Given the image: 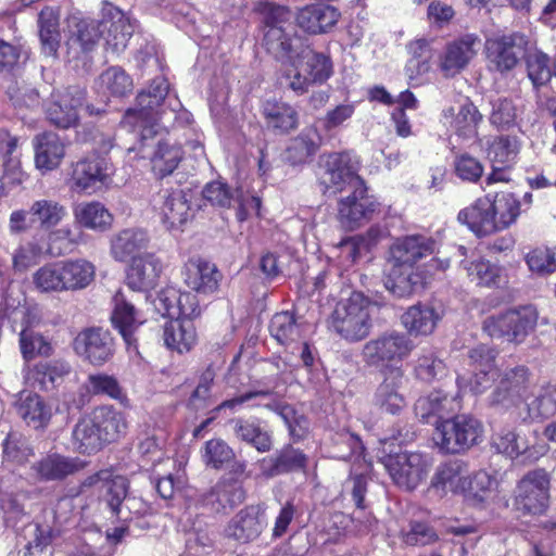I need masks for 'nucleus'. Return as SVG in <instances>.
I'll return each instance as SVG.
<instances>
[{"label": "nucleus", "instance_id": "6ab92c4d", "mask_svg": "<svg viewBox=\"0 0 556 556\" xmlns=\"http://www.w3.org/2000/svg\"><path fill=\"white\" fill-rule=\"evenodd\" d=\"M99 22L106 48L115 53L123 51L135 30L130 20L118 8L105 3L102 8V20Z\"/></svg>", "mask_w": 556, "mask_h": 556}, {"label": "nucleus", "instance_id": "13d9d810", "mask_svg": "<svg viewBox=\"0 0 556 556\" xmlns=\"http://www.w3.org/2000/svg\"><path fill=\"white\" fill-rule=\"evenodd\" d=\"M462 267L466 270L471 281L481 286H498L502 282V268L483 258L475 261H462Z\"/></svg>", "mask_w": 556, "mask_h": 556}, {"label": "nucleus", "instance_id": "0eeeda50", "mask_svg": "<svg viewBox=\"0 0 556 556\" xmlns=\"http://www.w3.org/2000/svg\"><path fill=\"white\" fill-rule=\"evenodd\" d=\"M413 350L414 343L407 334L390 331L366 342L362 355L366 364L387 370L405 359Z\"/></svg>", "mask_w": 556, "mask_h": 556}, {"label": "nucleus", "instance_id": "2f4dec72", "mask_svg": "<svg viewBox=\"0 0 556 556\" xmlns=\"http://www.w3.org/2000/svg\"><path fill=\"white\" fill-rule=\"evenodd\" d=\"M339 17V11L332 5L312 4L300 10L296 23L306 33L321 34L331 29Z\"/></svg>", "mask_w": 556, "mask_h": 556}, {"label": "nucleus", "instance_id": "a18cd8bd", "mask_svg": "<svg viewBox=\"0 0 556 556\" xmlns=\"http://www.w3.org/2000/svg\"><path fill=\"white\" fill-rule=\"evenodd\" d=\"M60 14L55 8H45L39 13V37L41 41L42 52L48 56H56L60 42Z\"/></svg>", "mask_w": 556, "mask_h": 556}, {"label": "nucleus", "instance_id": "69168bd1", "mask_svg": "<svg viewBox=\"0 0 556 556\" xmlns=\"http://www.w3.org/2000/svg\"><path fill=\"white\" fill-rule=\"evenodd\" d=\"M366 241L361 236H351L342 239L334 248L333 253L339 268L350 269L361 256Z\"/></svg>", "mask_w": 556, "mask_h": 556}, {"label": "nucleus", "instance_id": "0e129e2a", "mask_svg": "<svg viewBox=\"0 0 556 556\" xmlns=\"http://www.w3.org/2000/svg\"><path fill=\"white\" fill-rule=\"evenodd\" d=\"M33 282L41 292L65 291L61 261L47 264L36 270Z\"/></svg>", "mask_w": 556, "mask_h": 556}, {"label": "nucleus", "instance_id": "c85d7f7f", "mask_svg": "<svg viewBox=\"0 0 556 556\" xmlns=\"http://www.w3.org/2000/svg\"><path fill=\"white\" fill-rule=\"evenodd\" d=\"M457 220L466 225L478 237L496 232L495 215L492 211L490 194L477 199L470 206L460 210Z\"/></svg>", "mask_w": 556, "mask_h": 556}, {"label": "nucleus", "instance_id": "2eb2a0df", "mask_svg": "<svg viewBox=\"0 0 556 556\" xmlns=\"http://www.w3.org/2000/svg\"><path fill=\"white\" fill-rule=\"evenodd\" d=\"M267 526L266 506L252 504L240 509L226 525L224 535L239 544L255 541Z\"/></svg>", "mask_w": 556, "mask_h": 556}, {"label": "nucleus", "instance_id": "052dcab7", "mask_svg": "<svg viewBox=\"0 0 556 556\" xmlns=\"http://www.w3.org/2000/svg\"><path fill=\"white\" fill-rule=\"evenodd\" d=\"M481 121L482 114L478 108L471 102H466L460 105L452 122V127L458 136L471 139L477 137L478 126Z\"/></svg>", "mask_w": 556, "mask_h": 556}, {"label": "nucleus", "instance_id": "393cba45", "mask_svg": "<svg viewBox=\"0 0 556 556\" xmlns=\"http://www.w3.org/2000/svg\"><path fill=\"white\" fill-rule=\"evenodd\" d=\"M86 91L80 87H70L59 94L47 109V117L59 128H70L78 122V109L83 106Z\"/></svg>", "mask_w": 556, "mask_h": 556}, {"label": "nucleus", "instance_id": "4be33fe9", "mask_svg": "<svg viewBox=\"0 0 556 556\" xmlns=\"http://www.w3.org/2000/svg\"><path fill=\"white\" fill-rule=\"evenodd\" d=\"M185 285L199 294H213L218 290L222 274L215 264L202 257L189 258L182 269Z\"/></svg>", "mask_w": 556, "mask_h": 556}, {"label": "nucleus", "instance_id": "f704fd0d", "mask_svg": "<svg viewBox=\"0 0 556 556\" xmlns=\"http://www.w3.org/2000/svg\"><path fill=\"white\" fill-rule=\"evenodd\" d=\"M159 207L163 224L167 229L182 226L189 218L190 204L188 194L184 190H165L161 195Z\"/></svg>", "mask_w": 556, "mask_h": 556}, {"label": "nucleus", "instance_id": "ea45409f", "mask_svg": "<svg viewBox=\"0 0 556 556\" xmlns=\"http://www.w3.org/2000/svg\"><path fill=\"white\" fill-rule=\"evenodd\" d=\"M163 340L167 349L179 354L189 352L197 342V331L192 320L175 318L163 329Z\"/></svg>", "mask_w": 556, "mask_h": 556}, {"label": "nucleus", "instance_id": "39448f33", "mask_svg": "<svg viewBox=\"0 0 556 556\" xmlns=\"http://www.w3.org/2000/svg\"><path fill=\"white\" fill-rule=\"evenodd\" d=\"M483 432L481 422L469 415H457L437 422L433 440L444 453L456 454L477 444Z\"/></svg>", "mask_w": 556, "mask_h": 556}, {"label": "nucleus", "instance_id": "37998d69", "mask_svg": "<svg viewBox=\"0 0 556 556\" xmlns=\"http://www.w3.org/2000/svg\"><path fill=\"white\" fill-rule=\"evenodd\" d=\"M31 470L41 481H56L73 475L78 470L77 463L60 454H49L36 462Z\"/></svg>", "mask_w": 556, "mask_h": 556}, {"label": "nucleus", "instance_id": "ddd939ff", "mask_svg": "<svg viewBox=\"0 0 556 556\" xmlns=\"http://www.w3.org/2000/svg\"><path fill=\"white\" fill-rule=\"evenodd\" d=\"M167 93V80L163 76L155 77L150 86L137 96V108L126 112L124 123L132 127L156 125L161 114L157 109Z\"/></svg>", "mask_w": 556, "mask_h": 556}, {"label": "nucleus", "instance_id": "774afa93", "mask_svg": "<svg viewBox=\"0 0 556 556\" xmlns=\"http://www.w3.org/2000/svg\"><path fill=\"white\" fill-rule=\"evenodd\" d=\"M20 348L26 361L36 356H49L52 353L51 343L42 334L31 329L21 331Z\"/></svg>", "mask_w": 556, "mask_h": 556}, {"label": "nucleus", "instance_id": "7ed1b4c3", "mask_svg": "<svg viewBox=\"0 0 556 556\" xmlns=\"http://www.w3.org/2000/svg\"><path fill=\"white\" fill-rule=\"evenodd\" d=\"M369 301L359 292L337 303L330 316V328L348 341H359L370 330Z\"/></svg>", "mask_w": 556, "mask_h": 556}, {"label": "nucleus", "instance_id": "7c9ffc66", "mask_svg": "<svg viewBox=\"0 0 556 556\" xmlns=\"http://www.w3.org/2000/svg\"><path fill=\"white\" fill-rule=\"evenodd\" d=\"M307 460V456L301 450L286 445L275 456L263 458L260 467L265 477L271 478L291 471L305 470Z\"/></svg>", "mask_w": 556, "mask_h": 556}, {"label": "nucleus", "instance_id": "20e7f679", "mask_svg": "<svg viewBox=\"0 0 556 556\" xmlns=\"http://www.w3.org/2000/svg\"><path fill=\"white\" fill-rule=\"evenodd\" d=\"M538 318L534 306L523 305L488 316L482 328L491 338L521 343L535 329Z\"/></svg>", "mask_w": 556, "mask_h": 556}, {"label": "nucleus", "instance_id": "4468645a", "mask_svg": "<svg viewBox=\"0 0 556 556\" xmlns=\"http://www.w3.org/2000/svg\"><path fill=\"white\" fill-rule=\"evenodd\" d=\"M527 45L526 36L519 33L488 39L485 52L491 68L500 73L511 71L525 56Z\"/></svg>", "mask_w": 556, "mask_h": 556}, {"label": "nucleus", "instance_id": "5fc2aeb1", "mask_svg": "<svg viewBox=\"0 0 556 556\" xmlns=\"http://www.w3.org/2000/svg\"><path fill=\"white\" fill-rule=\"evenodd\" d=\"M70 365L63 361L42 362L35 366L29 379L34 380L41 390L53 389L65 375L70 372Z\"/></svg>", "mask_w": 556, "mask_h": 556}, {"label": "nucleus", "instance_id": "bb28decb", "mask_svg": "<svg viewBox=\"0 0 556 556\" xmlns=\"http://www.w3.org/2000/svg\"><path fill=\"white\" fill-rule=\"evenodd\" d=\"M113 311L111 321L113 327L119 332L128 349H137L136 331L142 324L138 311L134 304L128 301L121 291L113 298Z\"/></svg>", "mask_w": 556, "mask_h": 556}, {"label": "nucleus", "instance_id": "f03ea898", "mask_svg": "<svg viewBox=\"0 0 556 556\" xmlns=\"http://www.w3.org/2000/svg\"><path fill=\"white\" fill-rule=\"evenodd\" d=\"M156 126L157 124L138 127L140 128L138 151L142 159L150 161L154 176L162 179L175 172L182 160L184 151L176 141L160 135L155 129Z\"/></svg>", "mask_w": 556, "mask_h": 556}, {"label": "nucleus", "instance_id": "72a5a7b5", "mask_svg": "<svg viewBox=\"0 0 556 556\" xmlns=\"http://www.w3.org/2000/svg\"><path fill=\"white\" fill-rule=\"evenodd\" d=\"M150 242L148 232L143 229L127 228L121 230L111 240V254L119 262L134 260L147 249Z\"/></svg>", "mask_w": 556, "mask_h": 556}, {"label": "nucleus", "instance_id": "603ef678", "mask_svg": "<svg viewBox=\"0 0 556 556\" xmlns=\"http://www.w3.org/2000/svg\"><path fill=\"white\" fill-rule=\"evenodd\" d=\"M269 332L278 343L289 345L301 338L302 325L293 313L280 312L273 316Z\"/></svg>", "mask_w": 556, "mask_h": 556}, {"label": "nucleus", "instance_id": "680f3d73", "mask_svg": "<svg viewBox=\"0 0 556 556\" xmlns=\"http://www.w3.org/2000/svg\"><path fill=\"white\" fill-rule=\"evenodd\" d=\"M271 409L280 416L294 442L306 437L309 422L303 414H299L293 406L287 403L275 404Z\"/></svg>", "mask_w": 556, "mask_h": 556}, {"label": "nucleus", "instance_id": "09e8293b", "mask_svg": "<svg viewBox=\"0 0 556 556\" xmlns=\"http://www.w3.org/2000/svg\"><path fill=\"white\" fill-rule=\"evenodd\" d=\"M321 143V137L316 127H305L291 140L287 149V157L292 164H302L313 156Z\"/></svg>", "mask_w": 556, "mask_h": 556}, {"label": "nucleus", "instance_id": "9d476101", "mask_svg": "<svg viewBox=\"0 0 556 556\" xmlns=\"http://www.w3.org/2000/svg\"><path fill=\"white\" fill-rule=\"evenodd\" d=\"M113 167L101 156H90L72 165L70 188L76 192L92 194L112 182Z\"/></svg>", "mask_w": 556, "mask_h": 556}, {"label": "nucleus", "instance_id": "f8f14e48", "mask_svg": "<svg viewBox=\"0 0 556 556\" xmlns=\"http://www.w3.org/2000/svg\"><path fill=\"white\" fill-rule=\"evenodd\" d=\"M450 267L448 260L433 258L426 271L408 266L393 265L386 282L387 288L397 298H406L425 288L430 276L437 270L444 271Z\"/></svg>", "mask_w": 556, "mask_h": 556}, {"label": "nucleus", "instance_id": "58836bf2", "mask_svg": "<svg viewBox=\"0 0 556 556\" xmlns=\"http://www.w3.org/2000/svg\"><path fill=\"white\" fill-rule=\"evenodd\" d=\"M262 114L268 129L278 134H288L299 124L296 110L287 102L268 100L262 106Z\"/></svg>", "mask_w": 556, "mask_h": 556}, {"label": "nucleus", "instance_id": "b1692460", "mask_svg": "<svg viewBox=\"0 0 556 556\" xmlns=\"http://www.w3.org/2000/svg\"><path fill=\"white\" fill-rule=\"evenodd\" d=\"M245 498L242 483L232 477L220 478L214 486L200 497L202 506L220 513L240 505Z\"/></svg>", "mask_w": 556, "mask_h": 556}, {"label": "nucleus", "instance_id": "338daca9", "mask_svg": "<svg viewBox=\"0 0 556 556\" xmlns=\"http://www.w3.org/2000/svg\"><path fill=\"white\" fill-rule=\"evenodd\" d=\"M233 458V450L222 439H211L202 448L203 463L214 469H222Z\"/></svg>", "mask_w": 556, "mask_h": 556}, {"label": "nucleus", "instance_id": "e433bc0d", "mask_svg": "<svg viewBox=\"0 0 556 556\" xmlns=\"http://www.w3.org/2000/svg\"><path fill=\"white\" fill-rule=\"evenodd\" d=\"M18 416L31 428H46L52 417V408L43 399L31 392L23 391L16 402Z\"/></svg>", "mask_w": 556, "mask_h": 556}, {"label": "nucleus", "instance_id": "aec40b11", "mask_svg": "<svg viewBox=\"0 0 556 556\" xmlns=\"http://www.w3.org/2000/svg\"><path fill=\"white\" fill-rule=\"evenodd\" d=\"M481 47L478 36L468 34L447 43L440 58V70L445 77L460 73L477 55Z\"/></svg>", "mask_w": 556, "mask_h": 556}, {"label": "nucleus", "instance_id": "de8ad7c7", "mask_svg": "<svg viewBox=\"0 0 556 556\" xmlns=\"http://www.w3.org/2000/svg\"><path fill=\"white\" fill-rule=\"evenodd\" d=\"M65 291H76L88 287L94 279V265L85 260L61 261Z\"/></svg>", "mask_w": 556, "mask_h": 556}, {"label": "nucleus", "instance_id": "9b49d317", "mask_svg": "<svg viewBox=\"0 0 556 556\" xmlns=\"http://www.w3.org/2000/svg\"><path fill=\"white\" fill-rule=\"evenodd\" d=\"M549 479L545 470L528 472L518 483L515 507L525 515H541L548 507Z\"/></svg>", "mask_w": 556, "mask_h": 556}, {"label": "nucleus", "instance_id": "4d7b16f0", "mask_svg": "<svg viewBox=\"0 0 556 556\" xmlns=\"http://www.w3.org/2000/svg\"><path fill=\"white\" fill-rule=\"evenodd\" d=\"M489 122L498 130L510 129L517 125L519 110L509 98L497 97L490 100Z\"/></svg>", "mask_w": 556, "mask_h": 556}, {"label": "nucleus", "instance_id": "412c9836", "mask_svg": "<svg viewBox=\"0 0 556 556\" xmlns=\"http://www.w3.org/2000/svg\"><path fill=\"white\" fill-rule=\"evenodd\" d=\"M529 382L530 374L525 366H517L504 371L496 389L490 396L491 405L508 408L519 404Z\"/></svg>", "mask_w": 556, "mask_h": 556}, {"label": "nucleus", "instance_id": "6e6d98bb", "mask_svg": "<svg viewBox=\"0 0 556 556\" xmlns=\"http://www.w3.org/2000/svg\"><path fill=\"white\" fill-rule=\"evenodd\" d=\"M491 203L497 231L508 228L520 214V202L513 193H497L494 199L491 198Z\"/></svg>", "mask_w": 556, "mask_h": 556}, {"label": "nucleus", "instance_id": "1a4fd4ad", "mask_svg": "<svg viewBox=\"0 0 556 556\" xmlns=\"http://www.w3.org/2000/svg\"><path fill=\"white\" fill-rule=\"evenodd\" d=\"M320 167L323 172L319 176V184L324 187V193L328 191L338 193L346 188L354 189L364 184V180L357 175L356 164L349 153L334 152L325 155L321 159Z\"/></svg>", "mask_w": 556, "mask_h": 556}, {"label": "nucleus", "instance_id": "473e14b6", "mask_svg": "<svg viewBox=\"0 0 556 556\" xmlns=\"http://www.w3.org/2000/svg\"><path fill=\"white\" fill-rule=\"evenodd\" d=\"M73 217L75 225L96 232L109 230L113 223V215L99 201L75 204L73 206Z\"/></svg>", "mask_w": 556, "mask_h": 556}, {"label": "nucleus", "instance_id": "6e6552de", "mask_svg": "<svg viewBox=\"0 0 556 556\" xmlns=\"http://www.w3.org/2000/svg\"><path fill=\"white\" fill-rule=\"evenodd\" d=\"M381 462L394 483L407 491L415 490L422 482L431 466L428 457L417 452L390 454Z\"/></svg>", "mask_w": 556, "mask_h": 556}, {"label": "nucleus", "instance_id": "bf43d9fd", "mask_svg": "<svg viewBox=\"0 0 556 556\" xmlns=\"http://www.w3.org/2000/svg\"><path fill=\"white\" fill-rule=\"evenodd\" d=\"M529 416L548 418L556 414V381L542 384L534 399L527 404Z\"/></svg>", "mask_w": 556, "mask_h": 556}, {"label": "nucleus", "instance_id": "a878e982", "mask_svg": "<svg viewBox=\"0 0 556 556\" xmlns=\"http://www.w3.org/2000/svg\"><path fill=\"white\" fill-rule=\"evenodd\" d=\"M163 265L161 260L152 253H144L134 257L127 269V286L132 291H148L159 281Z\"/></svg>", "mask_w": 556, "mask_h": 556}, {"label": "nucleus", "instance_id": "a211bd4d", "mask_svg": "<svg viewBox=\"0 0 556 556\" xmlns=\"http://www.w3.org/2000/svg\"><path fill=\"white\" fill-rule=\"evenodd\" d=\"M77 355L94 366L109 362L115 351L111 332L100 327H91L80 331L74 340Z\"/></svg>", "mask_w": 556, "mask_h": 556}, {"label": "nucleus", "instance_id": "3c124183", "mask_svg": "<svg viewBox=\"0 0 556 556\" xmlns=\"http://www.w3.org/2000/svg\"><path fill=\"white\" fill-rule=\"evenodd\" d=\"M456 405L455 399L435 390L427 396H420L415 403L416 416L428 422L432 416H442L454 410Z\"/></svg>", "mask_w": 556, "mask_h": 556}, {"label": "nucleus", "instance_id": "5701e85b", "mask_svg": "<svg viewBox=\"0 0 556 556\" xmlns=\"http://www.w3.org/2000/svg\"><path fill=\"white\" fill-rule=\"evenodd\" d=\"M101 35L100 22L72 17L68 22V37L66 40L68 58L79 60L83 55L91 52Z\"/></svg>", "mask_w": 556, "mask_h": 556}, {"label": "nucleus", "instance_id": "f3484780", "mask_svg": "<svg viewBox=\"0 0 556 556\" xmlns=\"http://www.w3.org/2000/svg\"><path fill=\"white\" fill-rule=\"evenodd\" d=\"M383 379L377 387L372 404L384 414L399 415L407 405L403 393L406 377L401 367H390L382 372Z\"/></svg>", "mask_w": 556, "mask_h": 556}, {"label": "nucleus", "instance_id": "864d4df0", "mask_svg": "<svg viewBox=\"0 0 556 556\" xmlns=\"http://www.w3.org/2000/svg\"><path fill=\"white\" fill-rule=\"evenodd\" d=\"M29 213L34 217L33 220H36L40 228L46 230L58 226L67 216L64 205L47 199L35 201L29 207Z\"/></svg>", "mask_w": 556, "mask_h": 556}, {"label": "nucleus", "instance_id": "423d86ee", "mask_svg": "<svg viewBox=\"0 0 556 556\" xmlns=\"http://www.w3.org/2000/svg\"><path fill=\"white\" fill-rule=\"evenodd\" d=\"M305 62L302 74L300 64L291 65L281 71L279 77L280 85L301 96L308 91L312 85H321L326 83L333 74L331 59L320 52H314L305 47V52L301 56V62Z\"/></svg>", "mask_w": 556, "mask_h": 556}, {"label": "nucleus", "instance_id": "8fccbe9b", "mask_svg": "<svg viewBox=\"0 0 556 556\" xmlns=\"http://www.w3.org/2000/svg\"><path fill=\"white\" fill-rule=\"evenodd\" d=\"M521 142L517 137L497 136L488 148V157L492 166L513 167L518 159Z\"/></svg>", "mask_w": 556, "mask_h": 556}, {"label": "nucleus", "instance_id": "79ce46f5", "mask_svg": "<svg viewBox=\"0 0 556 556\" xmlns=\"http://www.w3.org/2000/svg\"><path fill=\"white\" fill-rule=\"evenodd\" d=\"M72 443L74 448L81 454L97 453L106 445L90 414L81 417L75 425Z\"/></svg>", "mask_w": 556, "mask_h": 556}, {"label": "nucleus", "instance_id": "49530a36", "mask_svg": "<svg viewBox=\"0 0 556 556\" xmlns=\"http://www.w3.org/2000/svg\"><path fill=\"white\" fill-rule=\"evenodd\" d=\"M1 447L2 464L12 468L24 466L35 455L29 440L17 431L9 432Z\"/></svg>", "mask_w": 556, "mask_h": 556}, {"label": "nucleus", "instance_id": "e2e57ef3", "mask_svg": "<svg viewBox=\"0 0 556 556\" xmlns=\"http://www.w3.org/2000/svg\"><path fill=\"white\" fill-rule=\"evenodd\" d=\"M99 86L104 93L123 97L132 90V79L123 68L112 66L100 75Z\"/></svg>", "mask_w": 556, "mask_h": 556}, {"label": "nucleus", "instance_id": "a19ab883", "mask_svg": "<svg viewBox=\"0 0 556 556\" xmlns=\"http://www.w3.org/2000/svg\"><path fill=\"white\" fill-rule=\"evenodd\" d=\"M467 465L463 460H450L438 467L431 484L442 491L463 493L467 488Z\"/></svg>", "mask_w": 556, "mask_h": 556}, {"label": "nucleus", "instance_id": "dca6fc26", "mask_svg": "<svg viewBox=\"0 0 556 556\" xmlns=\"http://www.w3.org/2000/svg\"><path fill=\"white\" fill-rule=\"evenodd\" d=\"M380 211V203L367 194L365 182L354 187L351 194L342 198L338 204V217L341 225L348 229H355L368 222Z\"/></svg>", "mask_w": 556, "mask_h": 556}, {"label": "nucleus", "instance_id": "cd10ccee", "mask_svg": "<svg viewBox=\"0 0 556 556\" xmlns=\"http://www.w3.org/2000/svg\"><path fill=\"white\" fill-rule=\"evenodd\" d=\"M33 148L35 166L41 174L56 169L65 156L64 142L51 131L36 135L33 139Z\"/></svg>", "mask_w": 556, "mask_h": 556}, {"label": "nucleus", "instance_id": "c756f323", "mask_svg": "<svg viewBox=\"0 0 556 556\" xmlns=\"http://www.w3.org/2000/svg\"><path fill=\"white\" fill-rule=\"evenodd\" d=\"M435 241L422 235H412L397 239L391 247L393 265L414 267L420 258L432 254Z\"/></svg>", "mask_w": 556, "mask_h": 556}, {"label": "nucleus", "instance_id": "4c0bfd02", "mask_svg": "<svg viewBox=\"0 0 556 556\" xmlns=\"http://www.w3.org/2000/svg\"><path fill=\"white\" fill-rule=\"evenodd\" d=\"M235 438L265 453L271 450L273 441L268 431L254 418H232L228 422Z\"/></svg>", "mask_w": 556, "mask_h": 556}, {"label": "nucleus", "instance_id": "c9c22d12", "mask_svg": "<svg viewBox=\"0 0 556 556\" xmlns=\"http://www.w3.org/2000/svg\"><path fill=\"white\" fill-rule=\"evenodd\" d=\"M90 415L106 444L115 442L126 434L128 428L126 415L113 406H98L92 409Z\"/></svg>", "mask_w": 556, "mask_h": 556}, {"label": "nucleus", "instance_id": "f257e3e1", "mask_svg": "<svg viewBox=\"0 0 556 556\" xmlns=\"http://www.w3.org/2000/svg\"><path fill=\"white\" fill-rule=\"evenodd\" d=\"M255 11L262 15V46L266 52L287 67L300 64L305 46L296 34L291 11L267 1L258 2Z\"/></svg>", "mask_w": 556, "mask_h": 556}, {"label": "nucleus", "instance_id": "c03bdc74", "mask_svg": "<svg viewBox=\"0 0 556 556\" xmlns=\"http://www.w3.org/2000/svg\"><path fill=\"white\" fill-rule=\"evenodd\" d=\"M435 309L426 304L410 306L401 317L402 325L412 336H428L439 321Z\"/></svg>", "mask_w": 556, "mask_h": 556}]
</instances>
